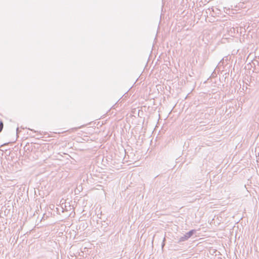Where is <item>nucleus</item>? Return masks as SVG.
<instances>
[{"mask_svg": "<svg viewBox=\"0 0 259 259\" xmlns=\"http://www.w3.org/2000/svg\"><path fill=\"white\" fill-rule=\"evenodd\" d=\"M196 232V231L195 230H191L186 233L183 236H182L179 238L178 243L187 240L192 236H193Z\"/></svg>", "mask_w": 259, "mask_h": 259, "instance_id": "obj_1", "label": "nucleus"}, {"mask_svg": "<svg viewBox=\"0 0 259 259\" xmlns=\"http://www.w3.org/2000/svg\"><path fill=\"white\" fill-rule=\"evenodd\" d=\"M33 148H35L34 146H33L32 145H29V144H28L24 146V149L26 152L28 151L29 152L33 150Z\"/></svg>", "mask_w": 259, "mask_h": 259, "instance_id": "obj_2", "label": "nucleus"}, {"mask_svg": "<svg viewBox=\"0 0 259 259\" xmlns=\"http://www.w3.org/2000/svg\"><path fill=\"white\" fill-rule=\"evenodd\" d=\"M4 127V123L2 120H0V133L3 131Z\"/></svg>", "mask_w": 259, "mask_h": 259, "instance_id": "obj_3", "label": "nucleus"}, {"mask_svg": "<svg viewBox=\"0 0 259 259\" xmlns=\"http://www.w3.org/2000/svg\"><path fill=\"white\" fill-rule=\"evenodd\" d=\"M165 238H163V240L162 243V244H161L162 248H163V247H164V246L165 245V242H165Z\"/></svg>", "mask_w": 259, "mask_h": 259, "instance_id": "obj_4", "label": "nucleus"}, {"mask_svg": "<svg viewBox=\"0 0 259 259\" xmlns=\"http://www.w3.org/2000/svg\"><path fill=\"white\" fill-rule=\"evenodd\" d=\"M19 132V128L18 127L17 128V133L18 134V133Z\"/></svg>", "mask_w": 259, "mask_h": 259, "instance_id": "obj_5", "label": "nucleus"}, {"mask_svg": "<svg viewBox=\"0 0 259 259\" xmlns=\"http://www.w3.org/2000/svg\"><path fill=\"white\" fill-rule=\"evenodd\" d=\"M4 146V145H2L1 147H3Z\"/></svg>", "mask_w": 259, "mask_h": 259, "instance_id": "obj_6", "label": "nucleus"}]
</instances>
